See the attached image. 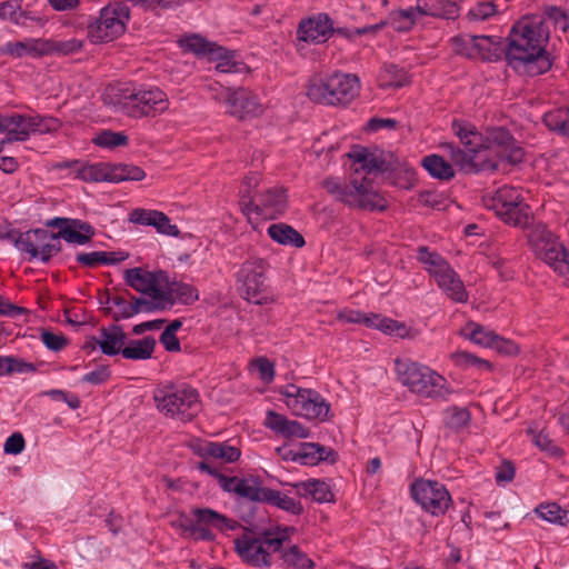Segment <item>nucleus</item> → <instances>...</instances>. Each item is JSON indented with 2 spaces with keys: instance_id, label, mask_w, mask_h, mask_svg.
<instances>
[{
  "instance_id": "nucleus-1",
  "label": "nucleus",
  "mask_w": 569,
  "mask_h": 569,
  "mask_svg": "<svg viewBox=\"0 0 569 569\" xmlns=\"http://www.w3.org/2000/svg\"><path fill=\"white\" fill-rule=\"evenodd\" d=\"M452 130L465 148L449 146L451 160L461 170L496 169L499 161L517 164L523 160V149L506 129H491L483 136L472 123L455 120Z\"/></svg>"
},
{
  "instance_id": "nucleus-2",
  "label": "nucleus",
  "mask_w": 569,
  "mask_h": 569,
  "mask_svg": "<svg viewBox=\"0 0 569 569\" xmlns=\"http://www.w3.org/2000/svg\"><path fill=\"white\" fill-rule=\"evenodd\" d=\"M352 178L350 184H342L338 178H329L325 187L338 200L351 206L370 210H383L386 199L378 192L370 174L380 171L382 161L368 149L356 146L349 152Z\"/></svg>"
},
{
  "instance_id": "nucleus-3",
  "label": "nucleus",
  "mask_w": 569,
  "mask_h": 569,
  "mask_svg": "<svg viewBox=\"0 0 569 569\" xmlns=\"http://www.w3.org/2000/svg\"><path fill=\"white\" fill-rule=\"evenodd\" d=\"M549 31L540 16L525 17L511 29L507 58L510 64H523L531 74L548 71L551 61L546 52Z\"/></svg>"
},
{
  "instance_id": "nucleus-4",
  "label": "nucleus",
  "mask_w": 569,
  "mask_h": 569,
  "mask_svg": "<svg viewBox=\"0 0 569 569\" xmlns=\"http://www.w3.org/2000/svg\"><path fill=\"white\" fill-rule=\"evenodd\" d=\"M295 531L293 527L277 526L263 530L259 536L244 533L234 540L236 551L244 563L254 568H269L273 560L272 553L281 551Z\"/></svg>"
},
{
  "instance_id": "nucleus-5",
  "label": "nucleus",
  "mask_w": 569,
  "mask_h": 569,
  "mask_svg": "<svg viewBox=\"0 0 569 569\" xmlns=\"http://www.w3.org/2000/svg\"><path fill=\"white\" fill-rule=\"evenodd\" d=\"M110 90L117 98L114 106L134 119L154 117L169 108L167 93L158 87L122 84Z\"/></svg>"
},
{
  "instance_id": "nucleus-6",
  "label": "nucleus",
  "mask_w": 569,
  "mask_h": 569,
  "mask_svg": "<svg viewBox=\"0 0 569 569\" xmlns=\"http://www.w3.org/2000/svg\"><path fill=\"white\" fill-rule=\"evenodd\" d=\"M395 371L399 382L421 398H445L450 393L446 378L426 365L410 359H397Z\"/></svg>"
},
{
  "instance_id": "nucleus-7",
  "label": "nucleus",
  "mask_w": 569,
  "mask_h": 569,
  "mask_svg": "<svg viewBox=\"0 0 569 569\" xmlns=\"http://www.w3.org/2000/svg\"><path fill=\"white\" fill-rule=\"evenodd\" d=\"M53 168L69 170L68 177L87 182L119 183L122 181H140L146 177V172L141 168L124 163H82L78 160H73L58 162Z\"/></svg>"
},
{
  "instance_id": "nucleus-8",
  "label": "nucleus",
  "mask_w": 569,
  "mask_h": 569,
  "mask_svg": "<svg viewBox=\"0 0 569 569\" xmlns=\"http://www.w3.org/2000/svg\"><path fill=\"white\" fill-rule=\"evenodd\" d=\"M157 409L166 417L190 421L201 410L198 391L187 385H164L153 392Z\"/></svg>"
},
{
  "instance_id": "nucleus-9",
  "label": "nucleus",
  "mask_w": 569,
  "mask_h": 569,
  "mask_svg": "<svg viewBox=\"0 0 569 569\" xmlns=\"http://www.w3.org/2000/svg\"><path fill=\"white\" fill-rule=\"evenodd\" d=\"M528 242L537 258L569 282V251L559 236L549 230L547 226L538 223L530 229Z\"/></svg>"
},
{
  "instance_id": "nucleus-10",
  "label": "nucleus",
  "mask_w": 569,
  "mask_h": 569,
  "mask_svg": "<svg viewBox=\"0 0 569 569\" xmlns=\"http://www.w3.org/2000/svg\"><path fill=\"white\" fill-rule=\"evenodd\" d=\"M359 91V79L353 74L345 73L316 79L308 87V96L311 100L331 106L350 103Z\"/></svg>"
},
{
  "instance_id": "nucleus-11",
  "label": "nucleus",
  "mask_w": 569,
  "mask_h": 569,
  "mask_svg": "<svg viewBox=\"0 0 569 569\" xmlns=\"http://www.w3.org/2000/svg\"><path fill=\"white\" fill-rule=\"evenodd\" d=\"M487 209L492 210L505 223L525 228L531 217V210L523 202L518 189L503 186L493 193H487L482 198Z\"/></svg>"
},
{
  "instance_id": "nucleus-12",
  "label": "nucleus",
  "mask_w": 569,
  "mask_h": 569,
  "mask_svg": "<svg viewBox=\"0 0 569 569\" xmlns=\"http://www.w3.org/2000/svg\"><path fill=\"white\" fill-rule=\"evenodd\" d=\"M417 258L448 298L456 302H467L468 293L462 280L439 253L420 247Z\"/></svg>"
},
{
  "instance_id": "nucleus-13",
  "label": "nucleus",
  "mask_w": 569,
  "mask_h": 569,
  "mask_svg": "<svg viewBox=\"0 0 569 569\" xmlns=\"http://www.w3.org/2000/svg\"><path fill=\"white\" fill-rule=\"evenodd\" d=\"M130 12L127 6L110 3L99 11V16L88 22L87 37L93 44L109 43L127 30Z\"/></svg>"
},
{
  "instance_id": "nucleus-14",
  "label": "nucleus",
  "mask_w": 569,
  "mask_h": 569,
  "mask_svg": "<svg viewBox=\"0 0 569 569\" xmlns=\"http://www.w3.org/2000/svg\"><path fill=\"white\" fill-rule=\"evenodd\" d=\"M61 122L53 117L24 116L19 113L0 114V133L6 134V141H26L31 134L53 133L59 130Z\"/></svg>"
},
{
  "instance_id": "nucleus-15",
  "label": "nucleus",
  "mask_w": 569,
  "mask_h": 569,
  "mask_svg": "<svg viewBox=\"0 0 569 569\" xmlns=\"http://www.w3.org/2000/svg\"><path fill=\"white\" fill-rule=\"evenodd\" d=\"M123 278L129 287L150 299L152 308L164 310L172 307V297L163 272L136 267L127 269Z\"/></svg>"
},
{
  "instance_id": "nucleus-16",
  "label": "nucleus",
  "mask_w": 569,
  "mask_h": 569,
  "mask_svg": "<svg viewBox=\"0 0 569 569\" xmlns=\"http://www.w3.org/2000/svg\"><path fill=\"white\" fill-rule=\"evenodd\" d=\"M267 262L253 258L244 261L238 271L237 283L240 295L249 302L266 305L274 300L266 282Z\"/></svg>"
},
{
  "instance_id": "nucleus-17",
  "label": "nucleus",
  "mask_w": 569,
  "mask_h": 569,
  "mask_svg": "<svg viewBox=\"0 0 569 569\" xmlns=\"http://www.w3.org/2000/svg\"><path fill=\"white\" fill-rule=\"evenodd\" d=\"M241 198V207L249 222L257 227L260 220H272L280 217L287 208V196L284 190L274 188L264 192Z\"/></svg>"
},
{
  "instance_id": "nucleus-18",
  "label": "nucleus",
  "mask_w": 569,
  "mask_h": 569,
  "mask_svg": "<svg viewBox=\"0 0 569 569\" xmlns=\"http://www.w3.org/2000/svg\"><path fill=\"white\" fill-rule=\"evenodd\" d=\"M287 408L296 416L307 419H325L329 413V405L316 391L288 385L280 391Z\"/></svg>"
},
{
  "instance_id": "nucleus-19",
  "label": "nucleus",
  "mask_w": 569,
  "mask_h": 569,
  "mask_svg": "<svg viewBox=\"0 0 569 569\" xmlns=\"http://www.w3.org/2000/svg\"><path fill=\"white\" fill-rule=\"evenodd\" d=\"M212 98L227 106V112L238 119L258 117L263 107L258 97L244 88H226L218 83L210 87Z\"/></svg>"
},
{
  "instance_id": "nucleus-20",
  "label": "nucleus",
  "mask_w": 569,
  "mask_h": 569,
  "mask_svg": "<svg viewBox=\"0 0 569 569\" xmlns=\"http://www.w3.org/2000/svg\"><path fill=\"white\" fill-rule=\"evenodd\" d=\"M458 8L453 2L442 4L440 0L420 1L416 7L399 10L390 13L387 23L398 31L410 30L425 16L438 18H452L457 14Z\"/></svg>"
},
{
  "instance_id": "nucleus-21",
  "label": "nucleus",
  "mask_w": 569,
  "mask_h": 569,
  "mask_svg": "<svg viewBox=\"0 0 569 569\" xmlns=\"http://www.w3.org/2000/svg\"><path fill=\"white\" fill-rule=\"evenodd\" d=\"M338 319L347 323L363 325L377 329L383 335L400 339H413L418 331L405 322L381 316L379 313H365L358 310L343 309L338 312Z\"/></svg>"
},
{
  "instance_id": "nucleus-22",
  "label": "nucleus",
  "mask_w": 569,
  "mask_h": 569,
  "mask_svg": "<svg viewBox=\"0 0 569 569\" xmlns=\"http://www.w3.org/2000/svg\"><path fill=\"white\" fill-rule=\"evenodd\" d=\"M410 493L423 511L436 517L445 515L452 502L446 486L436 480H415L410 486Z\"/></svg>"
},
{
  "instance_id": "nucleus-23",
  "label": "nucleus",
  "mask_w": 569,
  "mask_h": 569,
  "mask_svg": "<svg viewBox=\"0 0 569 569\" xmlns=\"http://www.w3.org/2000/svg\"><path fill=\"white\" fill-rule=\"evenodd\" d=\"M17 247L28 253L30 259L46 262L60 251V240L48 230L36 229L21 234L17 240Z\"/></svg>"
},
{
  "instance_id": "nucleus-24",
  "label": "nucleus",
  "mask_w": 569,
  "mask_h": 569,
  "mask_svg": "<svg viewBox=\"0 0 569 569\" xmlns=\"http://www.w3.org/2000/svg\"><path fill=\"white\" fill-rule=\"evenodd\" d=\"M332 33L333 23L326 13H318L302 19L297 29L298 49L302 50L303 43H323Z\"/></svg>"
},
{
  "instance_id": "nucleus-25",
  "label": "nucleus",
  "mask_w": 569,
  "mask_h": 569,
  "mask_svg": "<svg viewBox=\"0 0 569 569\" xmlns=\"http://www.w3.org/2000/svg\"><path fill=\"white\" fill-rule=\"evenodd\" d=\"M462 335L475 345L491 348L500 353L516 355L519 351L515 342L476 322H468L462 330Z\"/></svg>"
},
{
  "instance_id": "nucleus-26",
  "label": "nucleus",
  "mask_w": 569,
  "mask_h": 569,
  "mask_svg": "<svg viewBox=\"0 0 569 569\" xmlns=\"http://www.w3.org/2000/svg\"><path fill=\"white\" fill-rule=\"evenodd\" d=\"M48 227L59 230L58 239H63L73 244H86L93 236L92 227L82 220L69 218H53L48 221Z\"/></svg>"
},
{
  "instance_id": "nucleus-27",
  "label": "nucleus",
  "mask_w": 569,
  "mask_h": 569,
  "mask_svg": "<svg viewBox=\"0 0 569 569\" xmlns=\"http://www.w3.org/2000/svg\"><path fill=\"white\" fill-rule=\"evenodd\" d=\"M129 221L141 226H151L159 233L177 237L179 229L172 224L170 219L161 211L137 208L129 214Z\"/></svg>"
},
{
  "instance_id": "nucleus-28",
  "label": "nucleus",
  "mask_w": 569,
  "mask_h": 569,
  "mask_svg": "<svg viewBox=\"0 0 569 569\" xmlns=\"http://www.w3.org/2000/svg\"><path fill=\"white\" fill-rule=\"evenodd\" d=\"M220 487L229 492L252 501H261L264 489L260 487L258 479L253 477H219Z\"/></svg>"
},
{
  "instance_id": "nucleus-29",
  "label": "nucleus",
  "mask_w": 569,
  "mask_h": 569,
  "mask_svg": "<svg viewBox=\"0 0 569 569\" xmlns=\"http://www.w3.org/2000/svg\"><path fill=\"white\" fill-rule=\"evenodd\" d=\"M264 426L284 438L305 439L309 437V430L296 420H290L283 415L268 411Z\"/></svg>"
},
{
  "instance_id": "nucleus-30",
  "label": "nucleus",
  "mask_w": 569,
  "mask_h": 569,
  "mask_svg": "<svg viewBox=\"0 0 569 569\" xmlns=\"http://www.w3.org/2000/svg\"><path fill=\"white\" fill-rule=\"evenodd\" d=\"M126 341L127 335L119 326L102 328L96 338L101 352L107 356L122 355Z\"/></svg>"
},
{
  "instance_id": "nucleus-31",
  "label": "nucleus",
  "mask_w": 569,
  "mask_h": 569,
  "mask_svg": "<svg viewBox=\"0 0 569 569\" xmlns=\"http://www.w3.org/2000/svg\"><path fill=\"white\" fill-rule=\"evenodd\" d=\"M476 57L483 61H496L501 58L505 46L500 37L476 36Z\"/></svg>"
},
{
  "instance_id": "nucleus-32",
  "label": "nucleus",
  "mask_w": 569,
  "mask_h": 569,
  "mask_svg": "<svg viewBox=\"0 0 569 569\" xmlns=\"http://www.w3.org/2000/svg\"><path fill=\"white\" fill-rule=\"evenodd\" d=\"M156 339L151 336L127 340L122 351V357L134 361L147 360L152 357Z\"/></svg>"
},
{
  "instance_id": "nucleus-33",
  "label": "nucleus",
  "mask_w": 569,
  "mask_h": 569,
  "mask_svg": "<svg viewBox=\"0 0 569 569\" xmlns=\"http://www.w3.org/2000/svg\"><path fill=\"white\" fill-rule=\"evenodd\" d=\"M295 487L299 490L300 495L309 497L316 502L326 503L333 500L331 488L323 480L309 479L295 485Z\"/></svg>"
},
{
  "instance_id": "nucleus-34",
  "label": "nucleus",
  "mask_w": 569,
  "mask_h": 569,
  "mask_svg": "<svg viewBox=\"0 0 569 569\" xmlns=\"http://www.w3.org/2000/svg\"><path fill=\"white\" fill-rule=\"evenodd\" d=\"M421 166L433 179L448 181L456 174L453 164L436 153L423 157Z\"/></svg>"
},
{
  "instance_id": "nucleus-35",
  "label": "nucleus",
  "mask_w": 569,
  "mask_h": 569,
  "mask_svg": "<svg viewBox=\"0 0 569 569\" xmlns=\"http://www.w3.org/2000/svg\"><path fill=\"white\" fill-rule=\"evenodd\" d=\"M261 501L268 502L291 515H300L303 507L300 501L282 493L281 491L266 488Z\"/></svg>"
},
{
  "instance_id": "nucleus-36",
  "label": "nucleus",
  "mask_w": 569,
  "mask_h": 569,
  "mask_svg": "<svg viewBox=\"0 0 569 569\" xmlns=\"http://www.w3.org/2000/svg\"><path fill=\"white\" fill-rule=\"evenodd\" d=\"M291 455L293 461L307 466H315L327 458L326 448L312 442L300 443Z\"/></svg>"
},
{
  "instance_id": "nucleus-37",
  "label": "nucleus",
  "mask_w": 569,
  "mask_h": 569,
  "mask_svg": "<svg viewBox=\"0 0 569 569\" xmlns=\"http://www.w3.org/2000/svg\"><path fill=\"white\" fill-rule=\"evenodd\" d=\"M269 237L284 246H292L301 248L305 244L302 236L296 231L292 227L284 223H273L268 228Z\"/></svg>"
},
{
  "instance_id": "nucleus-38",
  "label": "nucleus",
  "mask_w": 569,
  "mask_h": 569,
  "mask_svg": "<svg viewBox=\"0 0 569 569\" xmlns=\"http://www.w3.org/2000/svg\"><path fill=\"white\" fill-rule=\"evenodd\" d=\"M217 43L208 41L200 34H186L179 39V46L182 50L192 52L198 57L209 58L210 54H214L213 48ZM216 52H218L216 50Z\"/></svg>"
},
{
  "instance_id": "nucleus-39",
  "label": "nucleus",
  "mask_w": 569,
  "mask_h": 569,
  "mask_svg": "<svg viewBox=\"0 0 569 569\" xmlns=\"http://www.w3.org/2000/svg\"><path fill=\"white\" fill-rule=\"evenodd\" d=\"M207 457L230 463L240 458V449L226 442H208L202 448Z\"/></svg>"
},
{
  "instance_id": "nucleus-40",
  "label": "nucleus",
  "mask_w": 569,
  "mask_h": 569,
  "mask_svg": "<svg viewBox=\"0 0 569 569\" xmlns=\"http://www.w3.org/2000/svg\"><path fill=\"white\" fill-rule=\"evenodd\" d=\"M192 513L197 518L199 525L210 526L220 531L233 528L229 519L212 509H194Z\"/></svg>"
},
{
  "instance_id": "nucleus-41",
  "label": "nucleus",
  "mask_w": 569,
  "mask_h": 569,
  "mask_svg": "<svg viewBox=\"0 0 569 569\" xmlns=\"http://www.w3.org/2000/svg\"><path fill=\"white\" fill-rule=\"evenodd\" d=\"M408 82L407 72L397 66H386L379 74V84L383 88H401Z\"/></svg>"
},
{
  "instance_id": "nucleus-42",
  "label": "nucleus",
  "mask_w": 569,
  "mask_h": 569,
  "mask_svg": "<svg viewBox=\"0 0 569 569\" xmlns=\"http://www.w3.org/2000/svg\"><path fill=\"white\" fill-rule=\"evenodd\" d=\"M535 511L541 519L550 523L560 526L568 523V511L555 502L541 503Z\"/></svg>"
},
{
  "instance_id": "nucleus-43",
  "label": "nucleus",
  "mask_w": 569,
  "mask_h": 569,
  "mask_svg": "<svg viewBox=\"0 0 569 569\" xmlns=\"http://www.w3.org/2000/svg\"><path fill=\"white\" fill-rule=\"evenodd\" d=\"M41 50V42L37 39H26L22 41L8 42L2 52L12 57L20 58L29 54H36Z\"/></svg>"
},
{
  "instance_id": "nucleus-44",
  "label": "nucleus",
  "mask_w": 569,
  "mask_h": 569,
  "mask_svg": "<svg viewBox=\"0 0 569 569\" xmlns=\"http://www.w3.org/2000/svg\"><path fill=\"white\" fill-rule=\"evenodd\" d=\"M281 558L283 562L295 569H313V561L300 550L298 546H290L282 550Z\"/></svg>"
},
{
  "instance_id": "nucleus-45",
  "label": "nucleus",
  "mask_w": 569,
  "mask_h": 569,
  "mask_svg": "<svg viewBox=\"0 0 569 569\" xmlns=\"http://www.w3.org/2000/svg\"><path fill=\"white\" fill-rule=\"evenodd\" d=\"M543 122L553 131L569 136V109H557L543 116Z\"/></svg>"
},
{
  "instance_id": "nucleus-46",
  "label": "nucleus",
  "mask_w": 569,
  "mask_h": 569,
  "mask_svg": "<svg viewBox=\"0 0 569 569\" xmlns=\"http://www.w3.org/2000/svg\"><path fill=\"white\" fill-rule=\"evenodd\" d=\"M216 50L218 52H214V54H210L208 60L217 62L216 69L218 71L223 73L239 71L238 62L234 60L233 54L231 52H229L227 49L218 44H216L212 51Z\"/></svg>"
},
{
  "instance_id": "nucleus-47",
  "label": "nucleus",
  "mask_w": 569,
  "mask_h": 569,
  "mask_svg": "<svg viewBox=\"0 0 569 569\" xmlns=\"http://www.w3.org/2000/svg\"><path fill=\"white\" fill-rule=\"evenodd\" d=\"M453 365L461 369L477 368L482 370H490L491 366L487 360L480 359L467 351H456L450 355Z\"/></svg>"
},
{
  "instance_id": "nucleus-48",
  "label": "nucleus",
  "mask_w": 569,
  "mask_h": 569,
  "mask_svg": "<svg viewBox=\"0 0 569 569\" xmlns=\"http://www.w3.org/2000/svg\"><path fill=\"white\" fill-rule=\"evenodd\" d=\"M168 290L172 297V305L177 301L190 305L199 299L198 290L188 283H174L172 287L168 286Z\"/></svg>"
},
{
  "instance_id": "nucleus-49",
  "label": "nucleus",
  "mask_w": 569,
  "mask_h": 569,
  "mask_svg": "<svg viewBox=\"0 0 569 569\" xmlns=\"http://www.w3.org/2000/svg\"><path fill=\"white\" fill-rule=\"evenodd\" d=\"M113 256L114 253H108L104 251L82 252L77 254V261L86 267H96L99 264L114 263L124 259V257L114 258Z\"/></svg>"
},
{
  "instance_id": "nucleus-50",
  "label": "nucleus",
  "mask_w": 569,
  "mask_h": 569,
  "mask_svg": "<svg viewBox=\"0 0 569 569\" xmlns=\"http://www.w3.org/2000/svg\"><path fill=\"white\" fill-rule=\"evenodd\" d=\"M476 36L460 34L451 39V48L456 54L475 59L476 57Z\"/></svg>"
},
{
  "instance_id": "nucleus-51",
  "label": "nucleus",
  "mask_w": 569,
  "mask_h": 569,
  "mask_svg": "<svg viewBox=\"0 0 569 569\" xmlns=\"http://www.w3.org/2000/svg\"><path fill=\"white\" fill-rule=\"evenodd\" d=\"M445 422L453 430H461L469 425L470 412L466 408L451 407L445 411Z\"/></svg>"
},
{
  "instance_id": "nucleus-52",
  "label": "nucleus",
  "mask_w": 569,
  "mask_h": 569,
  "mask_svg": "<svg viewBox=\"0 0 569 569\" xmlns=\"http://www.w3.org/2000/svg\"><path fill=\"white\" fill-rule=\"evenodd\" d=\"M92 142L101 148L111 149L127 144L128 138L121 132L103 130L94 136Z\"/></svg>"
},
{
  "instance_id": "nucleus-53",
  "label": "nucleus",
  "mask_w": 569,
  "mask_h": 569,
  "mask_svg": "<svg viewBox=\"0 0 569 569\" xmlns=\"http://www.w3.org/2000/svg\"><path fill=\"white\" fill-rule=\"evenodd\" d=\"M498 1L499 0H496V2H478L472 8H470L468 12L469 18L476 21H483L493 17L498 12Z\"/></svg>"
},
{
  "instance_id": "nucleus-54",
  "label": "nucleus",
  "mask_w": 569,
  "mask_h": 569,
  "mask_svg": "<svg viewBox=\"0 0 569 569\" xmlns=\"http://www.w3.org/2000/svg\"><path fill=\"white\" fill-rule=\"evenodd\" d=\"M528 433L531 437V441L536 447H538L540 450L548 452L549 455H558L560 451L551 441L549 436L545 433L542 430L537 431L532 428L528 430Z\"/></svg>"
},
{
  "instance_id": "nucleus-55",
  "label": "nucleus",
  "mask_w": 569,
  "mask_h": 569,
  "mask_svg": "<svg viewBox=\"0 0 569 569\" xmlns=\"http://www.w3.org/2000/svg\"><path fill=\"white\" fill-rule=\"evenodd\" d=\"M110 303H111V307L118 308L116 313L118 317L123 318V319L131 318L132 316L138 313L140 310L139 309L140 300H137L136 303H130V302H127L124 299L116 296L110 299Z\"/></svg>"
},
{
  "instance_id": "nucleus-56",
  "label": "nucleus",
  "mask_w": 569,
  "mask_h": 569,
  "mask_svg": "<svg viewBox=\"0 0 569 569\" xmlns=\"http://www.w3.org/2000/svg\"><path fill=\"white\" fill-rule=\"evenodd\" d=\"M40 339H41L42 343L49 350H52V351H60L68 343V340L66 339V337L63 335L56 333V332L49 331V330H43L40 333Z\"/></svg>"
},
{
  "instance_id": "nucleus-57",
  "label": "nucleus",
  "mask_w": 569,
  "mask_h": 569,
  "mask_svg": "<svg viewBox=\"0 0 569 569\" xmlns=\"http://www.w3.org/2000/svg\"><path fill=\"white\" fill-rule=\"evenodd\" d=\"M251 369L258 373L263 382L269 383L273 380L274 367L268 359L259 358L254 360L251 363Z\"/></svg>"
},
{
  "instance_id": "nucleus-58",
  "label": "nucleus",
  "mask_w": 569,
  "mask_h": 569,
  "mask_svg": "<svg viewBox=\"0 0 569 569\" xmlns=\"http://www.w3.org/2000/svg\"><path fill=\"white\" fill-rule=\"evenodd\" d=\"M26 448V441L20 432H14L7 438L3 445V451L7 455H19Z\"/></svg>"
},
{
  "instance_id": "nucleus-59",
  "label": "nucleus",
  "mask_w": 569,
  "mask_h": 569,
  "mask_svg": "<svg viewBox=\"0 0 569 569\" xmlns=\"http://www.w3.org/2000/svg\"><path fill=\"white\" fill-rule=\"evenodd\" d=\"M37 368L32 362L22 358L9 356V375L12 373H33Z\"/></svg>"
},
{
  "instance_id": "nucleus-60",
  "label": "nucleus",
  "mask_w": 569,
  "mask_h": 569,
  "mask_svg": "<svg viewBox=\"0 0 569 569\" xmlns=\"http://www.w3.org/2000/svg\"><path fill=\"white\" fill-rule=\"evenodd\" d=\"M110 377V371L107 367L102 366L86 373L82 378V382H88L91 385H101L106 382Z\"/></svg>"
},
{
  "instance_id": "nucleus-61",
  "label": "nucleus",
  "mask_w": 569,
  "mask_h": 569,
  "mask_svg": "<svg viewBox=\"0 0 569 569\" xmlns=\"http://www.w3.org/2000/svg\"><path fill=\"white\" fill-rule=\"evenodd\" d=\"M49 397H51L54 400L63 401L66 402L69 408L71 409H78L80 407V400L74 395H69L68 392L60 390V389H53L47 392Z\"/></svg>"
},
{
  "instance_id": "nucleus-62",
  "label": "nucleus",
  "mask_w": 569,
  "mask_h": 569,
  "mask_svg": "<svg viewBox=\"0 0 569 569\" xmlns=\"http://www.w3.org/2000/svg\"><path fill=\"white\" fill-rule=\"evenodd\" d=\"M134 4H139L146 9L154 10L157 8H170L179 2V0H131Z\"/></svg>"
},
{
  "instance_id": "nucleus-63",
  "label": "nucleus",
  "mask_w": 569,
  "mask_h": 569,
  "mask_svg": "<svg viewBox=\"0 0 569 569\" xmlns=\"http://www.w3.org/2000/svg\"><path fill=\"white\" fill-rule=\"evenodd\" d=\"M160 342L163 345L167 351L172 352L180 350V342L176 333H171L169 331L163 330V332L160 336Z\"/></svg>"
},
{
  "instance_id": "nucleus-64",
  "label": "nucleus",
  "mask_w": 569,
  "mask_h": 569,
  "mask_svg": "<svg viewBox=\"0 0 569 569\" xmlns=\"http://www.w3.org/2000/svg\"><path fill=\"white\" fill-rule=\"evenodd\" d=\"M513 477L515 468L509 462L503 463L496 472V481L498 483L509 482Z\"/></svg>"
}]
</instances>
